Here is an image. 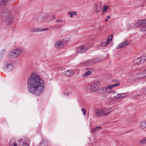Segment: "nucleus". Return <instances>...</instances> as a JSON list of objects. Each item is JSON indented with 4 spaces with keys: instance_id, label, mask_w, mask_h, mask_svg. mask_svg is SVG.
<instances>
[{
    "instance_id": "nucleus-14",
    "label": "nucleus",
    "mask_w": 146,
    "mask_h": 146,
    "mask_svg": "<svg viewBox=\"0 0 146 146\" xmlns=\"http://www.w3.org/2000/svg\"><path fill=\"white\" fill-rule=\"evenodd\" d=\"M107 90V88L106 87H99L96 92L99 94H102L105 93Z\"/></svg>"
},
{
    "instance_id": "nucleus-12",
    "label": "nucleus",
    "mask_w": 146,
    "mask_h": 146,
    "mask_svg": "<svg viewBox=\"0 0 146 146\" xmlns=\"http://www.w3.org/2000/svg\"><path fill=\"white\" fill-rule=\"evenodd\" d=\"M87 50L86 47L83 46H81L77 48V52L78 53H83Z\"/></svg>"
},
{
    "instance_id": "nucleus-25",
    "label": "nucleus",
    "mask_w": 146,
    "mask_h": 146,
    "mask_svg": "<svg viewBox=\"0 0 146 146\" xmlns=\"http://www.w3.org/2000/svg\"><path fill=\"white\" fill-rule=\"evenodd\" d=\"M126 93H123L122 94H118L119 98H122L125 97V96L124 95L126 94Z\"/></svg>"
},
{
    "instance_id": "nucleus-46",
    "label": "nucleus",
    "mask_w": 146,
    "mask_h": 146,
    "mask_svg": "<svg viewBox=\"0 0 146 146\" xmlns=\"http://www.w3.org/2000/svg\"><path fill=\"white\" fill-rule=\"evenodd\" d=\"M99 12V10H96V13H98V12Z\"/></svg>"
},
{
    "instance_id": "nucleus-30",
    "label": "nucleus",
    "mask_w": 146,
    "mask_h": 146,
    "mask_svg": "<svg viewBox=\"0 0 146 146\" xmlns=\"http://www.w3.org/2000/svg\"><path fill=\"white\" fill-rule=\"evenodd\" d=\"M140 143L141 144H146V139H142L140 141Z\"/></svg>"
},
{
    "instance_id": "nucleus-35",
    "label": "nucleus",
    "mask_w": 146,
    "mask_h": 146,
    "mask_svg": "<svg viewBox=\"0 0 146 146\" xmlns=\"http://www.w3.org/2000/svg\"><path fill=\"white\" fill-rule=\"evenodd\" d=\"M5 52V49H3L2 50L1 53V56H3V55Z\"/></svg>"
},
{
    "instance_id": "nucleus-15",
    "label": "nucleus",
    "mask_w": 146,
    "mask_h": 146,
    "mask_svg": "<svg viewBox=\"0 0 146 146\" xmlns=\"http://www.w3.org/2000/svg\"><path fill=\"white\" fill-rule=\"evenodd\" d=\"M55 46L56 48H62L64 47V45L61 40L56 42L55 44Z\"/></svg>"
},
{
    "instance_id": "nucleus-38",
    "label": "nucleus",
    "mask_w": 146,
    "mask_h": 146,
    "mask_svg": "<svg viewBox=\"0 0 146 146\" xmlns=\"http://www.w3.org/2000/svg\"><path fill=\"white\" fill-rule=\"evenodd\" d=\"M68 14L70 15V17H73V14L72 12L71 11H70L68 13Z\"/></svg>"
},
{
    "instance_id": "nucleus-10",
    "label": "nucleus",
    "mask_w": 146,
    "mask_h": 146,
    "mask_svg": "<svg viewBox=\"0 0 146 146\" xmlns=\"http://www.w3.org/2000/svg\"><path fill=\"white\" fill-rule=\"evenodd\" d=\"M146 23V19L139 20L137 22L135 23L134 25V27H141L143 25Z\"/></svg>"
},
{
    "instance_id": "nucleus-41",
    "label": "nucleus",
    "mask_w": 146,
    "mask_h": 146,
    "mask_svg": "<svg viewBox=\"0 0 146 146\" xmlns=\"http://www.w3.org/2000/svg\"><path fill=\"white\" fill-rule=\"evenodd\" d=\"M72 13H73V15H76V16L77 15V13L76 12L73 11Z\"/></svg>"
},
{
    "instance_id": "nucleus-26",
    "label": "nucleus",
    "mask_w": 146,
    "mask_h": 146,
    "mask_svg": "<svg viewBox=\"0 0 146 146\" xmlns=\"http://www.w3.org/2000/svg\"><path fill=\"white\" fill-rule=\"evenodd\" d=\"M31 31L33 32L37 33L41 31V29H38L35 28L32 30Z\"/></svg>"
},
{
    "instance_id": "nucleus-44",
    "label": "nucleus",
    "mask_w": 146,
    "mask_h": 146,
    "mask_svg": "<svg viewBox=\"0 0 146 146\" xmlns=\"http://www.w3.org/2000/svg\"><path fill=\"white\" fill-rule=\"evenodd\" d=\"M52 18L54 19H55V16L54 15H53L52 16Z\"/></svg>"
},
{
    "instance_id": "nucleus-24",
    "label": "nucleus",
    "mask_w": 146,
    "mask_h": 146,
    "mask_svg": "<svg viewBox=\"0 0 146 146\" xmlns=\"http://www.w3.org/2000/svg\"><path fill=\"white\" fill-rule=\"evenodd\" d=\"M140 30L142 31H146V23L143 24V26L140 29Z\"/></svg>"
},
{
    "instance_id": "nucleus-37",
    "label": "nucleus",
    "mask_w": 146,
    "mask_h": 146,
    "mask_svg": "<svg viewBox=\"0 0 146 146\" xmlns=\"http://www.w3.org/2000/svg\"><path fill=\"white\" fill-rule=\"evenodd\" d=\"M113 86L114 88L115 87H116V86H119L120 85V83H119L118 82V83H116L115 84H113Z\"/></svg>"
},
{
    "instance_id": "nucleus-3",
    "label": "nucleus",
    "mask_w": 146,
    "mask_h": 146,
    "mask_svg": "<svg viewBox=\"0 0 146 146\" xmlns=\"http://www.w3.org/2000/svg\"><path fill=\"white\" fill-rule=\"evenodd\" d=\"M21 52V50L20 49L13 50L9 52L7 57L10 59H14L18 56Z\"/></svg>"
},
{
    "instance_id": "nucleus-29",
    "label": "nucleus",
    "mask_w": 146,
    "mask_h": 146,
    "mask_svg": "<svg viewBox=\"0 0 146 146\" xmlns=\"http://www.w3.org/2000/svg\"><path fill=\"white\" fill-rule=\"evenodd\" d=\"M109 44V42H107L105 40L102 41L101 43V45L102 46H105Z\"/></svg>"
},
{
    "instance_id": "nucleus-2",
    "label": "nucleus",
    "mask_w": 146,
    "mask_h": 146,
    "mask_svg": "<svg viewBox=\"0 0 146 146\" xmlns=\"http://www.w3.org/2000/svg\"><path fill=\"white\" fill-rule=\"evenodd\" d=\"M2 20L7 25H10L13 22V17L7 10L4 11L1 13Z\"/></svg>"
},
{
    "instance_id": "nucleus-43",
    "label": "nucleus",
    "mask_w": 146,
    "mask_h": 146,
    "mask_svg": "<svg viewBox=\"0 0 146 146\" xmlns=\"http://www.w3.org/2000/svg\"><path fill=\"white\" fill-rule=\"evenodd\" d=\"M117 81H118L117 80H116V79H113V82H117Z\"/></svg>"
},
{
    "instance_id": "nucleus-39",
    "label": "nucleus",
    "mask_w": 146,
    "mask_h": 146,
    "mask_svg": "<svg viewBox=\"0 0 146 146\" xmlns=\"http://www.w3.org/2000/svg\"><path fill=\"white\" fill-rule=\"evenodd\" d=\"M59 27L57 25H56L52 27V28L53 29H58Z\"/></svg>"
},
{
    "instance_id": "nucleus-20",
    "label": "nucleus",
    "mask_w": 146,
    "mask_h": 146,
    "mask_svg": "<svg viewBox=\"0 0 146 146\" xmlns=\"http://www.w3.org/2000/svg\"><path fill=\"white\" fill-rule=\"evenodd\" d=\"M70 40L69 38L66 37L64 38L62 40H61L62 44L64 45V44H66Z\"/></svg>"
},
{
    "instance_id": "nucleus-6",
    "label": "nucleus",
    "mask_w": 146,
    "mask_h": 146,
    "mask_svg": "<svg viewBox=\"0 0 146 146\" xmlns=\"http://www.w3.org/2000/svg\"><path fill=\"white\" fill-rule=\"evenodd\" d=\"M103 116H105L108 115L112 111V109L111 107L105 108L102 109Z\"/></svg>"
},
{
    "instance_id": "nucleus-9",
    "label": "nucleus",
    "mask_w": 146,
    "mask_h": 146,
    "mask_svg": "<svg viewBox=\"0 0 146 146\" xmlns=\"http://www.w3.org/2000/svg\"><path fill=\"white\" fill-rule=\"evenodd\" d=\"M136 60V63L137 64H139L141 63H143L146 62V55L142 56L141 58H137Z\"/></svg>"
},
{
    "instance_id": "nucleus-31",
    "label": "nucleus",
    "mask_w": 146,
    "mask_h": 146,
    "mask_svg": "<svg viewBox=\"0 0 146 146\" xmlns=\"http://www.w3.org/2000/svg\"><path fill=\"white\" fill-rule=\"evenodd\" d=\"M111 98L113 100L119 99L118 94H117V95L116 96H114L113 97Z\"/></svg>"
},
{
    "instance_id": "nucleus-48",
    "label": "nucleus",
    "mask_w": 146,
    "mask_h": 146,
    "mask_svg": "<svg viewBox=\"0 0 146 146\" xmlns=\"http://www.w3.org/2000/svg\"><path fill=\"white\" fill-rule=\"evenodd\" d=\"M34 21H36L37 20V19L35 18V19H34Z\"/></svg>"
},
{
    "instance_id": "nucleus-47",
    "label": "nucleus",
    "mask_w": 146,
    "mask_h": 146,
    "mask_svg": "<svg viewBox=\"0 0 146 146\" xmlns=\"http://www.w3.org/2000/svg\"><path fill=\"white\" fill-rule=\"evenodd\" d=\"M107 18L108 19H110V16L108 15L107 16Z\"/></svg>"
},
{
    "instance_id": "nucleus-34",
    "label": "nucleus",
    "mask_w": 146,
    "mask_h": 146,
    "mask_svg": "<svg viewBox=\"0 0 146 146\" xmlns=\"http://www.w3.org/2000/svg\"><path fill=\"white\" fill-rule=\"evenodd\" d=\"M81 111L83 113L84 115L85 116L86 115V110L85 108H82Z\"/></svg>"
},
{
    "instance_id": "nucleus-19",
    "label": "nucleus",
    "mask_w": 146,
    "mask_h": 146,
    "mask_svg": "<svg viewBox=\"0 0 146 146\" xmlns=\"http://www.w3.org/2000/svg\"><path fill=\"white\" fill-rule=\"evenodd\" d=\"M101 129V127L100 126H99L93 128L91 130V132L92 133L96 131H98L100 130Z\"/></svg>"
},
{
    "instance_id": "nucleus-33",
    "label": "nucleus",
    "mask_w": 146,
    "mask_h": 146,
    "mask_svg": "<svg viewBox=\"0 0 146 146\" xmlns=\"http://www.w3.org/2000/svg\"><path fill=\"white\" fill-rule=\"evenodd\" d=\"M91 74V72L90 71H88L86 72L85 74L84 75V76H87L88 75H90Z\"/></svg>"
},
{
    "instance_id": "nucleus-18",
    "label": "nucleus",
    "mask_w": 146,
    "mask_h": 146,
    "mask_svg": "<svg viewBox=\"0 0 146 146\" xmlns=\"http://www.w3.org/2000/svg\"><path fill=\"white\" fill-rule=\"evenodd\" d=\"M140 126L142 129L146 128V121H144L141 122L140 124Z\"/></svg>"
},
{
    "instance_id": "nucleus-21",
    "label": "nucleus",
    "mask_w": 146,
    "mask_h": 146,
    "mask_svg": "<svg viewBox=\"0 0 146 146\" xmlns=\"http://www.w3.org/2000/svg\"><path fill=\"white\" fill-rule=\"evenodd\" d=\"M92 60L93 64L97 62L100 60V59L97 57H96L93 59H92Z\"/></svg>"
},
{
    "instance_id": "nucleus-11",
    "label": "nucleus",
    "mask_w": 146,
    "mask_h": 146,
    "mask_svg": "<svg viewBox=\"0 0 146 146\" xmlns=\"http://www.w3.org/2000/svg\"><path fill=\"white\" fill-rule=\"evenodd\" d=\"M5 68L9 71L11 70L13 68V66L12 63L6 62L4 64Z\"/></svg>"
},
{
    "instance_id": "nucleus-13",
    "label": "nucleus",
    "mask_w": 146,
    "mask_h": 146,
    "mask_svg": "<svg viewBox=\"0 0 146 146\" xmlns=\"http://www.w3.org/2000/svg\"><path fill=\"white\" fill-rule=\"evenodd\" d=\"M48 141L46 139L43 138L41 139L38 146H48Z\"/></svg>"
},
{
    "instance_id": "nucleus-27",
    "label": "nucleus",
    "mask_w": 146,
    "mask_h": 146,
    "mask_svg": "<svg viewBox=\"0 0 146 146\" xmlns=\"http://www.w3.org/2000/svg\"><path fill=\"white\" fill-rule=\"evenodd\" d=\"M109 93L110 94V96H113V97L114 96H115V95H116L117 94V92L115 91L110 92Z\"/></svg>"
},
{
    "instance_id": "nucleus-36",
    "label": "nucleus",
    "mask_w": 146,
    "mask_h": 146,
    "mask_svg": "<svg viewBox=\"0 0 146 146\" xmlns=\"http://www.w3.org/2000/svg\"><path fill=\"white\" fill-rule=\"evenodd\" d=\"M113 85H110L109 86H108L107 87H106V88H107V90L108 89H110L111 88H113Z\"/></svg>"
},
{
    "instance_id": "nucleus-16",
    "label": "nucleus",
    "mask_w": 146,
    "mask_h": 146,
    "mask_svg": "<svg viewBox=\"0 0 146 146\" xmlns=\"http://www.w3.org/2000/svg\"><path fill=\"white\" fill-rule=\"evenodd\" d=\"M74 73L73 70H68L65 72V74L67 76L70 77L73 75Z\"/></svg>"
},
{
    "instance_id": "nucleus-23",
    "label": "nucleus",
    "mask_w": 146,
    "mask_h": 146,
    "mask_svg": "<svg viewBox=\"0 0 146 146\" xmlns=\"http://www.w3.org/2000/svg\"><path fill=\"white\" fill-rule=\"evenodd\" d=\"M140 78H143L146 76V71H145L143 73H141L140 74Z\"/></svg>"
},
{
    "instance_id": "nucleus-1",
    "label": "nucleus",
    "mask_w": 146,
    "mask_h": 146,
    "mask_svg": "<svg viewBox=\"0 0 146 146\" xmlns=\"http://www.w3.org/2000/svg\"><path fill=\"white\" fill-rule=\"evenodd\" d=\"M28 88L29 92L36 96L41 95L44 90V81L39 75L36 73L32 74L28 81Z\"/></svg>"
},
{
    "instance_id": "nucleus-5",
    "label": "nucleus",
    "mask_w": 146,
    "mask_h": 146,
    "mask_svg": "<svg viewBox=\"0 0 146 146\" xmlns=\"http://www.w3.org/2000/svg\"><path fill=\"white\" fill-rule=\"evenodd\" d=\"M99 81H95L94 82L93 84L91 86L90 88V90L91 92H96L98 88L99 87Z\"/></svg>"
},
{
    "instance_id": "nucleus-28",
    "label": "nucleus",
    "mask_w": 146,
    "mask_h": 146,
    "mask_svg": "<svg viewBox=\"0 0 146 146\" xmlns=\"http://www.w3.org/2000/svg\"><path fill=\"white\" fill-rule=\"evenodd\" d=\"M7 2V0H1V5H6Z\"/></svg>"
},
{
    "instance_id": "nucleus-32",
    "label": "nucleus",
    "mask_w": 146,
    "mask_h": 146,
    "mask_svg": "<svg viewBox=\"0 0 146 146\" xmlns=\"http://www.w3.org/2000/svg\"><path fill=\"white\" fill-rule=\"evenodd\" d=\"M109 7L108 6H105L104 7V8L103 10V11L104 12H106L107 11V9H108Z\"/></svg>"
},
{
    "instance_id": "nucleus-17",
    "label": "nucleus",
    "mask_w": 146,
    "mask_h": 146,
    "mask_svg": "<svg viewBox=\"0 0 146 146\" xmlns=\"http://www.w3.org/2000/svg\"><path fill=\"white\" fill-rule=\"evenodd\" d=\"M93 64L92 60V59H90L82 63L81 64H83L85 66H89L92 65Z\"/></svg>"
},
{
    "instance_id": "nucleus-7",
    "label": "nucleus",
    "mask_w": 146,
    "mask_h": 146,
    "mask_svg": "<svg viewBox=\"0 0 146 146\" xmlns=\"http://www.w3.org/2000/svg\"><path fill=\"white\" fill-rule=\"evenodd\" d=\"M95 114L94 115L95 117H99L101 116H103L102 109H95Z\"/></svg>"
},
{
    "instance_id": "nucleus-49",
    "label": "nucleus",
    "mask_w": 146,
    "mask_h": 146,
    "mask_svg": "<svg viewBox=\"0 0 146 146\" xmlns=\"http://www.w3.org/2000/svg\"><path fill=\"white\" fill-rule=\"evenodd\" d=\"M141 6H142V7H143V5H141Z\"/></svg>"
},
{
    "instance_id": "nucleus-22",
    "label": "nucleus",
    "mask_w": 146,
    "mask_h": 146,
    "mask_svg": "<svg viewBox=\"0 0 146 146\" xmlns=\"http://www.w3.org/2000/svg\"><path fill=\"white\" fill-rule=\"evenodd\" d=\"M112 37V35H110L109 36L107 39H106L104 40L106 42H109L111 40Z\"/></svg>"
},
{
    "instance_id": "nucleus-8",
    "label": "nucleus",
    "mask_w": 146,
    "mask_h": 146,
    "mask_svg": "<svg viewBox=\"0 0 146 146\" xmlns=\"http://www.w3.org/2000/svg\"><path fill=\"white\" fill-rule=\"evenodd\" d=\"M129 41L128 40H125L122 42L119 43L118 45L116 47V49H118L120 48H123L127 46L129 44Z\"/></svg>"
},
{
    "instance_id": "nucleus-4",
    "label": "nucleus",
    "mask_w": 146,
    "mask_h": 146,
    "mask_svg": "<svg viewBox=\"0 0 146 146\" xmlns=\"http://www.w3.org/2000/svg\"><path fill=\"white\" fill-rule=\"evenodd\" d=\"M29 141L27 139H21L19 142V144L17 145L15 143H13V146H29Z\"/></svg>"
},
{
    "instance_id": "nucleus-45",
    "label": "nucleus",
    "mask_w": 146,
    "mask_h": 146,
    "mask_svg": "<svg viewBox=\"0 0 146 146\" xmlns=\"http://www.w3.org/2000/svg\"><path fill=\"white\" fill-rule=\"evenodd\" d=\"M108 21V19H106L105 20V21L106 22H107Z\"/></svg>"
},
{
    "instance_id": "nucleus-42",
    "label": "nucleus",
    "mask_w": 146,
    "mask_h": 146,
    "mask_svg": "<svg viewBox=\"0 0 146 146\" xmlns=\"http://www.w3.org/2000/svg\"><path fill=\"white\" fill-rule=\"evenodd\" d=\"M48 30V29L44 28V29H41V31H44Z\"/></svg>"
},
{
    "instance_id": "nucleus-40",
    "label": "nucleus",
    "mask_w": 146,
    "mask_h": 146,
    "mask_svg": "<svg viewBox=\"0 0 146 146\" xmlns=\"http://www.w3.org/2000/svg\"><path fill=\"white\" fill-rule=\"evenodd\" d=\"M56 22H62V21L61 19H58L56 20Z\"/></svg>"
}]
</instances>
